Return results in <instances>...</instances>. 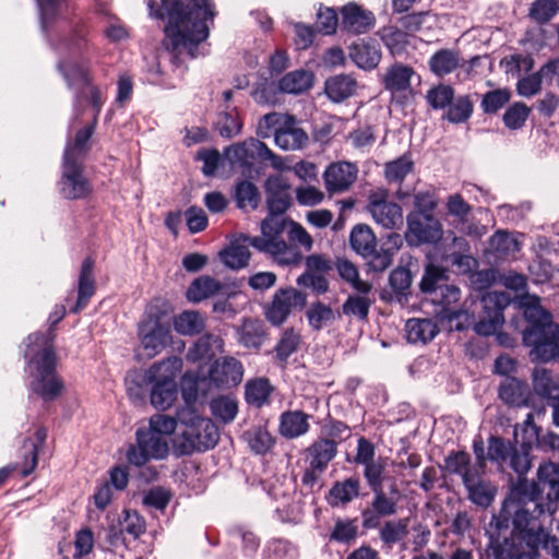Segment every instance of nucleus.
Returning a JSON list of instances; mask_svg holds the SVG:
<instances>
[{
	"instance_id": "54",
	"label": "nucleus",
	"mask_w": 559,
	"mask_h": 559,
	"mask_svg": "<svg viewBox=\"0 0 559 559\" xmlns=\"http://www.w3.org/2000/svg\"><path fill=\"white\" fill-rule=\"evenodd\" d=\"M300 344V335L293 329H287L282 334L276 347V358L281 362H286L288 357L297 352Z\"/></svg>"
},
{
	"instance_id": "59",
	"label": "nucleus",
	"mask_w": 559,
	"mask_h": 559,
	"mask_svg": "<svg viewBox=\"0 0 559 559\" xmlns=\"http://www.w3.org/2000/svg\"><path fill=\"white\" fill-rule=\"evenodd\" d=\"M531 445L522 443L521 448H512L509 454V465L519 475V477L525 475L531 468V459L528 449Z\"/></svg>"
},
{
	"instance_id": "21",
	"label": "nucleus",
	"mask_w": 559,
	"mask_h": 559,
	"mask_svg": "<svg viewBox=\"0 0 559 559\" xmlns=\"http://www.w3.org/2000/svg\"><path fill=\"white\" fill-rule=\"evenodd\" d=\"M499 397L510 406H534L532 392L525 382L508 377L499 385Z\"/></svg>"
},
{
	"instance_id": "16",
	"label": "nucleus",
	"mask_w": 559,
	"mask_h": 559,
	"mask_svg": "<svg viewBox=\"0 0 559 559\" xmlns=\"http://www.w3.org/2000/svg\"><path fill=\"white\" fill-rule=\"evenodd\" d=\"M367 209L373 221L383 228L396 229L403 225L401 206L386 200L383 192L371 193Z\"/></svg>"
},
{
	"instance_id": "47",
	"label": "nucleus",
	"mask_w": 559,
	"mask_h": 559,
	"mask_svg": "<svg viewBox=\"0 0 559 559\" xmlns=\"http://www.w3.org/2000/svg\"><path fill=\"white\" fill-rule=\"evenodd\" d=\"M467 491V498L479 507H489L496 496V487L485 478L469 485L465 488Z\"/></svg>"
},
{
	"instance_id": "15",
	"label": "nucleus",
	"mask_w": 559,
	"mask_h": 559,
	"mask_svg": "<svg viewBox=\"0 0 559 559\" xmlns=\"http://www.w3.org/2000/svg\"><path fill=\"white\" fill-rule=\"evenodd\" d=\"M306 297L293 287L278 289L265 309V317L273 325L283 324L299 307L305 305Z\"/></svg>"
},
{
	"instance_id": "10",
	"label": "nucleus",
	"mask_w": 559,
	"mask_h": 559,
	"mask_svg": "<svg viewBox=\"0 0 559 559\" xmlns=\"http://www.w3.org/2000/svg\"><path fill=\"white\" fill-rule=\"evenodd\" d=\"M71 151L63 154L60 193L69 200L83 199L92 192L91 182L83 176L82 163L72 158Z\"/></svg>"
},
{
	"instance_id": "52",
	"label": "nucleus",
	"mask_w": 559,
	"mask_h": 559,
	"mask_svg": "<svg viewBox=\"0 0 559 559\" xmlns=\"http://www.w3.org/2000/svg\"><path fill=\"white\" fill-rule=\"evenodd\" d=\"M408 534L407 520L388 521L380 530L381 540L389 547L402 542Z\"/></svg>"
},
{
	"instance_id": "40",
	"label": "nucleus",
	"mask_w": 559,
	"mask_h": 559,
	"mask_svg": "<svg viewBox=\"0 0 559 559\" xmlns=\"http://www.w3.org/2000/svg\"><path fill=\"white\" fill-rule=\"evenodd\" d=\"M238 341L247 348H259L264 342L263 322L257 319H245L237 330Z\"/></svg>"
},
{
	"instance_id": "6",
	"label": "nucleus",
	"mask_w": 559,
	"mask_h": 559,
	"mask_svg": "<svg viewBox=\"0 0 559 559\" xmlns=\"http://www.w3.org/2000/svg\"><path fill=\"white\" fill-rule=\"evenodd\" d=\"M177 428L173 416L155 414L148 419L147 426L138 428L135 443L127 451V460L135 466H143L151 460H164L169 454L168 439Z\"/></svg>"
},
{
	"instance_id": "11",
	"label": "nucleus",
	"mask_w": 559,
	"mask_h": 559,
	"mask_svg": "<svg viewBox=\"0 0 559 559\" xmlns=\"http://www.w3.org/2000/svg\"><path fill=\"white\" fill-rule=\"evenodd\" d=\"M512 297L509 293L491 290L481 298L484 316L476 324L478 334H493L504 322L503 310L510 305Z\"/></svg>"
},
{
	"instance_id": "8",
	"label": "nucleus",
	"mask_w": 559,
	"mask_h": 559,
	"mask_svg": "<svg viewBox=\"0 0 559 559\" xmlns=\"http://www.w3.org/2000/svg\"><path fill=\"white\" fill-rule=\"evenodd\" d=\"M288 221L283 216L267 215L261 222V235L243 238L259 252L269 255L281 266L297 265L302 260V253L296 245H289L284 239Z\"/></svg>"
},
{
	"instance_id": "56",
	"label": "nucleus",
	"mask_w": 559,
	"mask_h": 559,
	"mask_svg": "<svg viewBox=\"0 0 559 559\" xmlns=\"http://www.w3.org/2000/svg\"><path fill=\"white\" fill-rule=\"evenodd\" d=\"M94 132V124H91L86 128L79 130L75 134V139L73 143H68L64 152L68 150L71 151V155L73 159L82 163L87 150H88V141Z\"/></svg>"
},
{
	"instance_id": "63",
	"label": "nucleus",
	"mask_w": 559,
	"mask_h": 559,
	"mask_svg": "<svg viewBox=\"0 0 559 559\" xmlns=\"http://www.w3.org/2000/svg\"><path fill=\"white\" fill-rule=\"evenodd\" d=\"M530 108L522 104L515 103L503 115V122L507 128L518 130L522 128L528 117Z\"/></svg>"
},
{
	"instance_id": "45",
	"label": "nucleus",
	"mask_w": 559,
	"mask_h": 559,
	"mask_svg": "<svg viewBox=\"0 0 559 559\" xmlns=\"http://www.w3.org/2000/svg\"><path fill=\"white\" fill-rule=\"evenodd\" d=\"M382 41L392 55H400L409 44V35L401 27L389 25L379 32Z\"/></svg>"
},
{
	"instance_id": "14",
	"label": "nucleus",
	"mask_w": 559,
	"mask_h": 559,
	"mask_svg": "<svg viewBox=\"0 0 559 559\" xmlns=\"http://www.w3.org/2000/svg\"><path fill=\"white\" fill-rule=\"evenodd\" d=\"M441 236L442 226L430 213H412L407 216L405 238L409 245L436 242Z\"/></svg>"
},
{
	"instance_id": "46",
	"label": "nucleus",
	"mask_w": 559,
	"mask_h": 559,
	"mask_svg": "<svg viewBox=\"0 0 559 559\" xmlns=\"http://www.w3.org/2000/svg\"><path fill=\"white\" fill-rule=\"evenodd\" d=\"M212 415L223 424L231 423L238 414V403L231 395H222L210 403Z\"/></svg>"
},
{
	"instance_id": "35",
	"label": "nucleus",
	"mask_w": 559,
	"mask_h": 559,
	"mask_svg": "<svg viewBox=\"0 0 559 559\" xmlns=\"http://www.w3.org/2000/svg\"><path fill=\"white\" fill-rule=\"evenodd\" d=\"M488 250L496 259L514 258L520 250L518 240L508 231L498 230L489 239Z\"/></svg>"
},
{
	"instance_id": "61",
	"label": "nucleus",
	"mask_w": 559,
	"mask_h": 559,
	"mask_svg": "<svg viewBox=\"0 0 559 559\" xmlns=\"http://www.w3.org/2000/svg\"><path fill=\"white\" fill-rule=\"evenodd\" d=\"M40 10L41 28L49 31V24L61 14L63 0H36Z\"/></svg>"
},
{
	"instance_id": "3",
	"label": "nucleus",
	"mask_w": 559,
	"mask_h": 559,
	"mask_svg": "<svg viewBox=\"0 0 559 559\" xmlns=\"http://www.w3.org/2000/svg\"><path fill=\"white\" fill-rule=\"evenodd\" d=\"M51 332L34 333L27 337L25 357L29 374V391L45 402L57 400L64 390L62 379L57 374V358L52 348Z\"/></svg>"
},
{
	"instance_id": "49",
	"label": "nucleus",
	"mask_w": 559,
	"mask_h": 559,
	"mask_svg": "<svg viewBox=\"0 0 559 559\" xmlns=\"http://www.w3.org/2000/svg\"><path fill=\"white\" fill-rule=\"evenodd\" d=\"M215 127L224 138L230 139L237 135L241 130V122L236 108L227 107L226 110L219 112Z\"/></svg>"
},
{
	"instance_id": "5",
	"label": "nucleus",
	"mask_w": 559,
	"mask_h": 559,
	"mask_svg": "<svg viewBox=\"0 0 559 559\" xmlns=\"http://www.w3.org/2000/svg\"><path fill=\"white\" fill-rule=\"evenodd\" d=\"M520 305L528 323L523 332V342L531 347V359L559 361V325L540 306V298L527 294L521 298Z\"/></svg>"
},
{
	"instance_id": "7",
	"label": "nucleus",
	"mask_w": 559,
	"mask_h": 559,
	"mask_svg": "<svg viewBox=\"0 0 559 559\" xmlns=\"http://www.w3.org/2000/svg\"><path fill=\"white\" fill-rule=\"evenodd\" d=\"M83 46L84 35L79 32H75L70 38L63 39L62 43L56 47V50L59 53L67 52L69 59L60 60L58 62V69L67 81L68 86L79 90V94L75 95L74 99L75 108H78L83 99L91 102L95 110V123L103 105V99L99 92L91 85L86 70L74 60L80 56Z\"/></svg>"
},
{
	"instance_id": "38",
	"label": "nucleus",
	"mask_w": 559,
	"mask_h": 559,
	"mask_svg": "<svg viewBox=\"0 0 559 559\" xmlns=\"http://www.w3.org/2000/svg\"><path fill=\"white\" fill-rule=\"evenodd\" d=\"M414 74L413 68L402 63H395L388 68L384 74V87L392 93L404 92L409 88L411 80Z\"/></svg>"
},
{
	"instance_id": "36",
	"label": "nucleus",
	"mask_w": 559,
	"mask_h": 559,
	"mask_svg": "<svg viewBox=\"0 0 559 559\" xmlns=\"http://www.w3.org/2000/svg\"><path fill=\"white\" fill-rule=\"evenodd\" d=\"M357 82L348 74H338L325 81V93L334 103H341L356 91Z\"/></svg>"
},
{
	"instance_id": "53",
	"label": "nucleus",
	"mask_w": 559,
	"mask_h": 559,
	"mask_svg": "<svg viewBox=\"0 0 559 559\" xmlns=\"http://www.w3.org/2000/svg\"><path fill=\"white\" fill-rule=\"evenodd\" d=\"M337 271L340 276L349 283L355 290L360 294H369L371 290V284L361 281L357 267L347 260H342L337 263Z\"/></svg>"
},
{
	"instance_id": "62",
	"label": "nucleus",
	"mask_w": 559,
	"mask_h": 559,
	"mask_svg": "<svg viewBox=\"0 0 559 559\" xmlns=\"http://www.w3.org/2000/svg\"><path fill=\"white\" fill-rule=\"evenodd\" d=\"M403 245V239L399 234L392 233L388 235L384 246L383 254H378L374 262V269L384 270L392 262V255L399 251Z\"/></svg>"
},
{
	"instance_id": "20",
	"label": "nucleus",
	"mask_w": 559,
	"mask_h": 559,
	"mask_svg": "<svg viewBox=\"0 0 559 559\" xmlns=\"http://www.w3.org/2000/svg\"><path fill=\"white\" fill-rule=\"evenodd\" d=\"M308 134L301 129L294 116H288L281 129L274 130L275 144L284 151L301 150L308 143Z\"/></svg>"
},
{
	"instance_id": "64",
	"label": "nucleus",
	"mask_w": 559,
	"mask_h": 559,
	"mask_svg": "<svg viewBox=\"0 0 559 559\" xmlns=\"http://www.w3.org/2000/svg\"><path fill=\"white\" fill-rule=\"evenodd\" d=\"M557 12V3L554 0H536L530 9V17L543 24L548 22Z\"/></svg>"
},
{
	"instance_id": "31",
	"label": "nucleus",
	"mask_w": 559,
	"mask_h": 559,
	"mask_svg": "<svg viewBox=\"0 0 559 559\" xmlns=\"http://www.w3.org/2000/svg\"><path fill=\"white\" fill-rule=\"evenodd\" d=\"M227 285L210 275L195 278L187 289V299L191 302H201L219 293H226Z\"/></svg>"
},
{
	"instance_id": "48",
	"label": "nucleus",
	"mask_w": 559,
	"mask_h": 559,
	"mask_svg": "<svg viewBox=\"0 0 559 559\" xmlns=\"http://www.w3.org/2000/svg\"><path fill=\"white\" fill-rule=\"evenodd\" d=\"M359 493V480L348 478L342 483H336L330 490V503L337 506L352 501Z\"/></svg>"
},
{
	"instance_id": "26",
	"label": "nucleus",
	"mask_w": 559,
	"mask_h": 559,
	"mask_svg": "<svg viewBox=\"0 0 559 559\" xmlns=\"http://www.w3.org/2000/svg\"><path fill=\"white\" fill-rule=\"evenodd\" d=\"M94 260L87 257L83 260L79 282H78V300L72 311L78 313L86 307L90 299L93 297L96 290V283L93 273Z\"/></svg>"
},
{
	"instance_id": "17",
	"label": "nucleus",
	"mask_w": 559,
	"mask_h": 559,
	"mask_svg": "<svg viewBox=\"0 0 559 559\" xmlns=\"http://www.w3.org/2000/svg\"><path fill=\"white\" fill-rule=\"evenodd\" d=\"M243 377L242 364L234 357H223L214 361L209 371V382L216 389L237 386Z\"/></svg>"
},
{
	"instance_id": "29",
	"label": "nucleus",
	"mask_w": 559,
	"mask_h": 559,
	"mask_svg": "<svg viewBox=\"0 0 559 559\" xmlns=\"http://www.w3.org/2000/svg\"><path fill=\"white\" fill-rule=\"evenodd\" d=\"M270 154V148L258 139H248L241 143L230 146L226 154L231 164H249L260 157V153Z\"/></svg>"
},
{
	"instance_id": "39",
	"label": "nucleus",
	"mask_w": 559,
	"mask_h": 559,
	"mask_svg": "<svg viewBox=\"0 0 559 559\" xmlns=\"http://www.w3.org/2000/svg\"><path fill=\"white\" fill-rule=\"evenodd\" d=\"M462 62L460 52L453 49H440L429 60V68L437 76H444L456 70Z\"/></svg>"
},
{
	"instance_id": "51",
	"label": "nucleus",
	"mask_w": 559,
	"mask_h": 559,
	"mask_svg": "<svg viewBox=\"0 0 559 559\" xmlns=\"http://www.w3.org/2000/svg\"><path fill=\"white\" fill-rule=\"evenodd\" d=\"M368 294L350 295L343 304V313L347 317H355L365 320L368 317L372 300Z\"/></svg>"
},
{
	"instance_id": "27",
	"label": "nucleus",
	"mask_w": 559,
	"mask_h": 559,
	"mask_svg": "<svg viewBox=\"0 0 559 559\" xmlns=\"http://www.w3.org/2000/svg\"><path fill=\"white\" fill-rule=\"evenodd\" d=\"M311 416L301 411H287L281 414L278 431L286 439H296L306 435L310 429Z\"/></svg>"
},
{
	"instance_id": "19",
	"label": "nucleus",
	"mask_w": 559,
	"mask_h": 559,
	"mask_svg": "<svg viewBox=\"0 0 559 559\" xmlns=\"http://www.w3.org/2000/svg\"><path fill=\"white\" fill-rule=\"evenodd\" d=\"M326 190L331 193L346 191L357 178V167L348 162L331 164L324 171Z\"/></svg>"
},
{
	"instance_id": "24",
	"label": "nucleus",
	"mask_w": 559,
	"mask_h": 559,
	"mask_svg": "<svg viewBox=\"0 0 559 559\" xmlns=\"http://www.w3.org/2000/svg\"><path fill=\"white\" fill-rule=\"evenodd\" d=\"M224 350V341L219 335L207 333L199 337L188 349L186 358L190 362L211 360Z\"/></svg>"
},
{
	"instance_id": "41",
	"label": "nucleus",
	"mask_w": 559,
	"mask_h": 559,
	"mask_svg": "<svg viewBox=\"0 0 559 559\" xmlns=\"http://www.w3.org/2000/svg\"><path fill=\"white\" fill-rule=\"evenodd\" d=\"M313 83V75L306 70H295L285 74L278 82V88L287 94H301Z\"/></svg>"
},
{
	"instance_id": "33",
	"label": "nucleus",
	"mask_w": 559,
	"mask_h": 559,
	"mask_svg": "<svg viewBox=\"0 0 559 559\" xmlns=\"http://www.w3.org/2000/svg\"><path fill=\"white\" fill-rule=\"evenodd\" d=\"M336 443L333 440L322 438L314 441L307 449L310 467L322 473L336 455Z\"/></svg>"
},
{
	"instance_id": "23",
	"label": "nucleus",
	"mask_w": 559,
	"mask_h": 559,
	"mask_svg": "<svg viewBox=\"0 0 559 559\" xmlns=\"http://www.w3.org/2000/svg\"><path fill=\"white\" fill-rule=\"evenodd\" d=\"M444 278V271L438 266L429 265L420 283V288L425 293H437L443 297L442 302L449 305L455 302L460 298V289L455 286L441 285Z\"/></svg>"
},
{
	"instance_id": "50",
	"label": "nucleus",
	"mask_w": 559,
	"mask_h": 559,
	"mask_svg": "<svg viewBox=\"0 0 559 559\" xmlns=\"http://www.w3.org/2000/svg\"><path fill=\"white\" fill-rule=\"evenodd\" d=\"M235 199L239 209L255 210L259 205L260 194L252 182L243 180L236 186Z\"/></svg>"
},
{
	"instance_id": "43",
	"label": "nucleus",
	"mask_w": 559,
	"mask_h": 559,
	"mask_svg": "<svg viewBox=\"0 0 559 559\" xmlns=\"http://www.w3.org/2000/svg\"><path fill=\"white\" fill-rule=\"evenodd\" d=\"M272 392L273 386L266 378H257L246 384V401L252 406L262 407L269 403Z\"/></svg>"
},
{
	"instance_id": "9",
	"label": "nucleus",
	"mask_w": 559,
	"mask_h": 559,
	"mask_svg": "<svg viewBox=\"0 0 559 559\" xmlns=\"http://www.w3.org/2000/svg\"><path fill=\"white\" fill-rule=\"evenodd\" d=\"M185 425L182 431L173 438V453L176 456L189 455L214 448L218 441V429L210 419L194 412L180 415Z\"/></svg>"
},
{
	"instance_id": "58",
	"label": "nucleus",
	"mask_w": 559,
	"mask_h": 559,
	"mask_svg": "<svg viewBox=\"0 0 559 559\" xmlns=\"http://www.w3.org/2000/svg\"><path fill=\"white\" fill-rule=\"evenodd\" d=\"M454 98V90L450 85L439 84L427 92L426 99L433 109H444Z\"/></svg>"
},
{
	"instance_id": "44",
	"label": "nucleus",
	"mask_w": 559,
	"mask_h": 559,
	"mask_svg": "<svg viewBox=\"0 0 559 559\" xmlns=\"http://www.w3.org/2000/svg\"><path fill=\"white\" fill-rule=\"evenodd\" d=\"M306 317L309 325L313 330L320 331L329 324L333 323L337 316L329 305L317 301L309 306L306 311Z\"/></svg>"
},
{
	"instance_id": "12",
	"label": "nucleus",
	"mask_w": 559,
	"mask_h": 559,
	"mask_svg": "<svg viewBox=\"0 0 559 559\" xmlns=\"http://www.w3.org/2000/svg\"><path fill=\"white\" fill-rule=\"evenodd\" d=\"M537 483L528 484L520 480L518 486L526 492H532L534 486V496L538 498L539 493H546L548 502L546 503L547 512L554 515L557 511V502L559 501V469L556 464L546 462L539 465L537 471Z\"/></svg>"
},
{
	"instance_id": "55",
	"label": "nucleus",
	"mask_w": 559,
	"mask_h": 559,
	"mask_svg": "<svg viewBox=\"0 0 559 559\" xmlns=\"http://www.w3.org/2000/svg\"><path fill=\"white\" fill-rule=\"evenodd\" d=\"M473 114V103L468 96H460L449 105L447 118L450 122L462 123Z\"/></svg>"
},
{
	"instance_id": "34",
	"label": "nucleus",
	"mask_w": 559,
	"mask_h": 559,
	"mask_svg": "<svg viewBox=\"0 0 559 559\" xmlns=\"http://www.w3.org/2000/svg\"><path fill=\"white\" fill-rule=\"evenodd\" d=\"M405 330L407 341L413 344H427L439 333L437 323L431 319H409L406 321Z\"/></svg>"
},
{
	"instance_id": "1",
	"label": "nucleus",
	"mask_w": 559,
	"mask_h": 559,
	"mask_svg": "<svg viewBox=\"0 0 559 559\" xmlns=\"http://www.w3.org/2000/svg\"><path fill=\"white\" fill-rule=\"evenodd\" d=\"M532 492L522 486H515L502 503L498 515H493L488 528V558L493 559H536L550 556L559 559V545L556 536L544 527L531 526L532 521L547 512V507L539 503Z\"/></svg>"
},
{
	"instance_id": "32",
	"label": "nucleus",
	"mask_w": 559,
	"mask_h": 559,
	"mask_svg": "<svg viewBox=\"0 0 559 559\" xmlns=\"http://www.w3.org/2000/svg\"><path fill=\"white\" fill-rule=\"evenodd\" d=\"M349 57L364 70L374 69L381 59V52L374 43L358 40L349 47Z\"/></svg>"
},
{
	"instance_id": "37",
	"label": "nucleus",
	"mask_w": 559,
	"mask_h": 559,
	"mask_svg": "<svg viewBox=\"0 0 559 559\" xmlns=\"http://www.w3.org/2000/svg\"><path fill=\"white\" fill-rule=\"evenodd\" d=\"M47 438L45 428H38L33 437L26 438L23 442V457L24 462L21 466L23 476L29 475L37 465L38 448L41 447Z\"/></svg>"
},
{
	"instance_id": "60",
	"label": "nucleus",
	"mask_w": 559,
	"mask_h": 559,
	"mask_svg": "<svg viewBox=\"0 0 559 559\" xmlns=\"http://www.w3.org/2000/svg\"><path fill=\"white\" fill-rule=\"evenodd\" d=\"M510 96L507 88L487 92L481 99V109L486 114H495L509 102Z\"/></svg>"
},
{
	"instance_id": "25",
	"label": "nucleus",
	"mask_w": 559,
	"mask_h": 559,
	"mask_svg": "<svg viewBox=\"0 0 559 559\" xmlns=\"http://www.w3.org/2000/svg\"><path fill=\"white\" fill-rule=\"evenodd\" d=\"M246 237L250 236L240 234L228 247L219 252V258L227 267L240 270L249 264L251 258L250 242L243 239Z\"/></svg>"
},
{
	"instance_id": "42",
	"label": "nucleus",
	"mask_w": 559,
	"mask_h": 559,
	"mask_svg": "<svg viewBox=\"0 0 559 559\" xmlns=\"http://www.w3.org/2000/svg\"><path fill=\"white\" fill-rule=\"evenodd\" d=\"M174 328L181 335H197L205 329V317L195 310H186L175 317Z\"/></svg>"
},
{
	"instance_id": "28",
	"label": "nucleus",
	"mask_w": 559,
	"mask_h": 559,
	"mask_svg": "<svg viewBox=\"0 0 559 559\" xmlns=\"http://www.w3.org/2000/svg\"><path fill=\"white\" fill-rule=\"evenodd\" d=\"M349 243L353 250L364 258H377V238L372 229L366 224H358L353 227L349 236Z\"/></svg>"
},
{
	"instance_id": "18",
	"label": "nucleus",
	"mask_w": 559,
	"mask_h": 559,
	"mask_svg": "<svg viewBox=\"0 0 559 559\" xmlns=\"http://www.w3.org/2000/svg\"><path fill=\"white\" fill-rule=\"evenodd\" d=\"M444 468L449 474L459 475L466 488L484 478L486 467L472 462L468 453L459 451L452 452L445 457Z\"/></svg>"
},
{
	"instance_id": "57",
	"label": "nucleus",
	"mask_w": 559,
	"mask_h": 559,
	"mask_svg": "<svg viewBox=\"0 0 559 559\" xmlns=\"http://www.w3.org/2000/svg\"><path fill=\"white\" fill-rule=\"evenodd\" d=\"M248 442L257 454H265L272 449L274 438L265 428L257 427L248 432Z\"/></svg>"
},
{
	"instance_id": "22",
	"label": "nucleus",
	"mask_w": 559,
	"mask_h": 559,
	"mask_svg": "<svg viewBox=\"0 0 559 559\" xmlns=\"http://www.w3.org/2000/svg\"><path fill=\"white\" fill-rule=\"evenodd\" d=\"M531 392L546 403L556 400L559 397V376L543 367L534 368Z\"/></svg>"
},
{
	"instance_id": "30",
	"label": "nucleus",
	"mask_w": 559,
	"mask_h": 559,
	"mask_svg": "<svg viewBox=\"0 0 559 559\" xmlns=\"http://www.w3.org/2000/svg\"><path fill=\"white\" fill-rule=\"evenodd\" d=\"M342 26L354 34L366 33L374 23L373 14L356 4L345 5L342 10Z\"/></svg>"
},
{
	"instance_id": "2",
	"label": "nucleus",
	"mask_w": 559,
	"mask_h": 559,
	"mask_svg": "<svg viewBox=\"0 0 559 559\" xmlns=\"http://www.w3.org/2000/svg\"><path fill=\"white\" fill-rule=\"evenodd\" d=\"M162 11L154 13V1L147 2L151 15L168 19L165 27L167 48L176 53L198 56V46L209 37L210 25L215 16L212 0H190L186 5L179 0H160Z\"/></svg>"
},
{
	"instance_id": "13",
	"label": "nucleus",
	"mask_w": 559,
	"mask_h": 559,
	"mask_svg": "<svg viewBox=\"0 0 559 559\" xmlns=\"http://www.w3.org/2000/svg\"><path fill=\"white\" fill-rule=\"evenodd\" d=\"M141 346L148 358L160 354L171 341V331L168 323L158 318L150 317L139 325Z\"/></svg>"
},
{
	"instance_id": "4",
	"label": "nucleus",
	"mask_w": 559,
	"mask_h": 559,
	"mask_svg": "<svg viewBox=\"0 0 559 559\" xmlns=\"http://www.w3.org/2000/svg\"><path fill=\"white\" fill-rule=\"evenodd\" d=\"M181 368V358L171 356L155 362L143 373L138 371L128 373L126 385L129 396L134 401L142 400L146 392L144 385L151 384L152 405L162 411L169 408L177 399L176 378Z\"/></svg>"
}]
</instances>
